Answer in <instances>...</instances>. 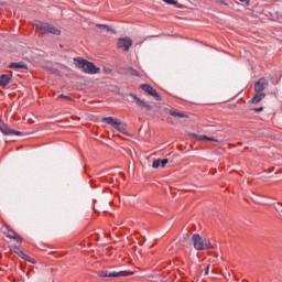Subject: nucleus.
Segmentation results:
<instances>
[{
    "mask_svg": "<svg viewBox=\"0 0 282 282\" xmlns=\"http://www.w3.org/2000/svg\"><path fill=\"white\" fill-rule=\"evenodd\" d=\"M102 122H106V124H111V127L117 129V131L120 133H127V124L113 117H105L102 118Z\"/></svg>",
    "mask_w": 282,
    "mask_h": 282,
    "instance_id": "obj_4",
    "label": "nucleus"
},
{
    "mask_svg": "<svg viewBox=\"0 0 282 282\" xmlns=\"http://www.w3.org/2000/svg\"><path fill=\"white\" fill-rule=\"evenodd\" d=\"M13 252H15V254H19V252H21V249H19V247L14 246L13 247Z\"/></svg>",
    "mask_w": 282,
    "mask_h": 282,
    "instance_id": "obj_27",
    "label": "nucleus"
},
{
    "mask_svg": "<svg viewBox=\"0 0 282 282\" xmlns=\"http://www.w3.org/2000/svg\"><path fill=\"white\" fill-rule=\"evenodd\" d=\"M9 67L10 69H28V65L23 62L12 63Z\"/></svg>",
    "mask_w": 282,
    "mask_h": 282,
    "instance_id": "obj_15",
    "label": "nucleus"
},
{
    "mask_svg": "<svg viewBox=\"0 0 282 282\" xmlns=\"http://www.w3.org/2000/svg\"><path fill=\"white\" fill-rule=\"evenodd\" d=\"M24 261H29V263H36V261L32 258V257H30V256H26L25 258H24Z\"/></svg>",
    "mask_w": 282,
    "mask_h": 282,
    "instance_id": "obj_21",
    "label": "nucleus"
},
{
    "mask_svg": "<svg viewBox=\"0 0 282 282\" xmlns=\"http://www.w3.org/2000/svg\"><path fill=\"white\" fill-rule=\"evenodd\" d=\"M98 276H101L104 279H111V278H120V276H133V272H129V271H101L99 272Z\"/></svg>",
    "mask_w": 282,
    "mask_h": 282,
    "instance_id": "obj_5",
    "label": "nucleus"
},
{
    "mask_svg": "<svg viewBox=\"0 0 282 282\" xmlns=\"http://www.w3.org/2000/svg\"><path fill=\"white\" fill-rule=\"evenodd\" d=\"M163 1H164V3H167L169 6L177 4V1H175V0H163Z\"/></svg>",
    "mask_w": 282,
    "mask_h": 282,
    "instance_id": "obj_22",
    "label": "nucleus"
},
{
    "mask_svg": "<svg viewBox=\"0 0 282 282\" xmlns=\"http://www.w3.org/2000/svg\"><path fill=\"white\" fill-rule=\"evenodd\" d=\"M263 98H265V93H254L251 102L252 105H259Z\"/></svg>",
    "mask_w": 282,
    "mask_h": 282,
    "instance_id": "obj_14",
    "label": "nucleus"
},
{
    "mask_svg": "<svg viewBox=\"0 0 282 282\" xmlns=\"http://www.w3.org/2000/svg\"><path fill=\"white\" fill-rule=\"evenodd\" d=\"M193 140H198V142H202V140H208L209 142H219V139H215L213 137H208L206 134H196V133H191L189 134Z\"/></svg>",
    "mask_w": 282,
    "mask_h": 282,
    "instance_id": "obj_11",
    "label": "nucleus"
},
{
    "mask_svg": "<svg viewBox=\"0 0 282 282\" xmlns=\"http://www.w3.org/2000/svg\"><path fill=\"white\" fill-rule=\"evenodd\" d=\"M15 234H17V232H14L13 230H10V229H8L7 231H4V235H7V237H8L9 239H12Z\"/></svg>",
    "mask_w": 282,
    "mask_h": 282,
    "instance_id": "obj_19",
    "label": "nucleus"
},
{
    "mask_svg": "<svg viewBox=\"0 0 282 282\" xmlns=\"http://www.w3.org/2000/svg\"><path fill=\"white\" fill-rule=\"evenodd\" d=\"M161 111L163 113H170V116H173L174 118H188V115L184 112H177V110H173L169 108H162Z\"/></svg>",
    "mask_w": 282,
    "mask_h": 282,
    "instance_id": "obj_12",
    "label": "nucleus"
},
{
    "mask_svg": "<svg viewBox=\"0 0 282 282\" xmlns=\"http://www.w3.org/2000/svg\"><path fill=\"white\" fill-rule=\"evenodd\" d=\"M74 63L76 67H78L79 69H83L85 74H90V75L100 74V67L94 65V63L83 57H75Z\"/></svg>",
    "mask_w": 282,
    "mask_h": 282,
    "instance_id": "obj_1",
    "label": "nucleus"
},
{
    "mask_svg": "<svg viewBox=\"0 0 282 282\" xmlns=\"http://www.w3.org/2000/svg\"><path fill=\"white\" fill-rule=\"evenodd\" d=\"M13 239L14 241H18V243H21L23 241V239L21 238V236H19L18 234L13 235Z\"/></svg>",
    "mask_w": 282,
    "mask_h": 282,
    "instance_id": "obj_20",
    "label": "nucleus"
},
{
    "mask_svg": "<svg viewBox=\"0 0 282 282\" xmlns=\"http://www.w3.org/2000/svg\"><path fill=\"white\" fill-rule=\"evenodd\" d=\"M0 131L3 135H22L21 131L12 130V128L3 123V121L0 123Z\"/></svg>",
    "mask_w": 282,
    "mask_h": 282,
    "instance_id": "obj_9",
    "label": "nucleus"
},
{
    "mask_svg": "<svg viewBox=\"0 0 282 282\" xmlns=\"http://www.w3.org/2000/svg\"><path fill=\"white\" fill-rule=\"evenodd\" d=\"M268 87V80L265 78H260L256 84H254V91L256 94H263L265 91V88Z\"/></svg>",
    "mask_w": 282,
    "mask_h": 282,
    "instance_id": "obj_10",
    "label": "nucleus"
},
{
    "mask_svg": "<svg viewBox=\"0 0 282 282\" xmlns=\"http://www.w3.org/2000/svg\"><path fill=\"white\" fill-rule=\"evenodd\" d=\"M10 84V75L1 74L0 75V87H6Z\"/></svg>",
    "mask_w": 282,
    "mask_h": 282,
    "instance_id": "obj_16",
    "label": "nucleus"
},
{
    "mask_svg": "<svg viewBox=\"0 0 282 282\" xmlns=\"http://www.w3.org/2000/svg\"><path fill=\"white\" fill-rule=\"evenodd\" d=\"M18 257H20L21 259H25V257H28V254H25V252L20 250V251H18Z\"/></svg>",
    "mask_w": 282,
    "mask_h": 282,
    "instance_id": "obj_24",
    "label": "nucleus"
},
{
    "mask_svg": "<svg viewBox=\"0 0 282 282\" xmlns=\"http://www.w3.org/2000/svg\"><path fill=\"white\" fill-rule=\"evenodd\" d=\"M51 73H52V74H55L56 76H59V75H61V72H58V69H56V68H52V69H51Z\"/></svg>",
    "mask_w": 282,
    "mask_h": 282,
    "instance_id": "obj_26",
    "label": "nucleus"
},
{
    "mask_svg": "<svg viewBox=\"0 0 282 282\" xmlns=\"http://www.w3.org/2000/svg\"><path fill=\"white\" fill-rule=\"evenodd\" d=\"M262 110H263V107H260V108H253V111H257V112L262 111Z\"/></svg>",
    "mask_w": 282,
    "mask_h": 282,
    "instance_id": "obj_29",
    "label": "nucleus"
},
{
    "mask_svg": "<svg viewBox=\"0 0 282 282\" xmlns=\"http://www.w3.org/2000/svg\"><path fill=\"white\" fill-rule=\"evenodd\" d=\"M131 45H133V42L130 40V37H121L117 43V47L119 50H123V52H129Z\"/></svg>",
    "mask_w": 282,
    "mask_h": 282,
    "instance_id": "obj_8",
    "label": "nucleus"
},
{
    "mask_svg": "<svg viewBox=\"0 0 282 282\" xmlns=\"http://www.w3.org/2000/svg\"><path fill=\"white\" fill-rule=\"evenodd\" d=\"M130 97L134 100L135 105H138V107L144 109L145 111H152L153 106L151 104H149L145 100L140 99L138 96L130 94Z\"/></svg>",
    "mask_w": 282,
    "mask_h": 282,
    "instance_id": "obj_7",
    "label": "nucleus"
},
{
    "mask_svg": "<svg viewBox=\"0 0 282 282\" xmlns=\"http://www.w3.org/2000/svg\"><path fill=\"white\" fill-rule=\"evenodd\" d=\"M36 32H40V34H55V36H61V30L47 22L36 24Z\"/></svg>",
    "mask_w": 282,
    "mask_h": 282,
    "instance_id": "obj_3",
    "label": "nucleus"
},
{
    "mask_svg": "<svg viewBox=\"0 0 282 282\" xmlns=\"http://www.w3.org/2000/svg\"><path fill=\"white\" fill-rule=\"evenodd\" d=\"M167 164H169V159H163V160L156 159L152 163V169H160V166L161 169H164V166H166Z\"/></svg>",
    "mask_w": 282,
    "mask_h": 282,
    "instance_id": "obj_13",
    "label": "nucleus"
},
{
    "mask_svg": "<svg viewBox=\"0 0 282 282\" xmlns=\"http://www.w3.org/2000/svg\"><path fill=\"white\" fill-rule=\"evenodd\" d=\"M191 241L193 247L198 251L210 250V248H213L210 240L199 234H194Z\"/></svg>",
    "mask_w": 282,
    "mask_h": 282,
    "instance_id": "obj_2",
    "label": "nucleus"
},
{
    "mask_svg": "<svg viewBox=\"0 0 282 282\" xmlns=\"http://www.w3.org/2000/svg\"><path fill=\"white\" fill-rule=\"evenodd\" d=\"M275 210H279L280 213H282V205L280 204L278 207H275Z\"/></svg>",
    "mask_w": 282,
    "mask_h": 282,
    "instance_id": "obj_30",
    "label": "nucleus"
},
{
    "mask_svg": "<svg viewBox=\"0 0 282 282\" xmlns=\"http://www.w3.org/2000/svg\"><path fill=\"white\" fill-rule=\"evenodd\" d=\"M218 6H228L225 0H214Z\"/></svg>",
    "mask_w": 282,
    "mask_h": 282,
    "instance_id": "obj_23",
    "label": "nucleus"
},
{
    "mask_svg": "<svg viewBox=\"0 0 282 282\" xmlns=\"http://www.w3.org/2000/svg\"><path fill=\"white\" fill-rule=\"evenodd\" d=\"M99 30H105L106 32H111L112 34H116V31H113L109 25L107 24H96Z\"/></svg>",
    "mask_w": 282,
    "mask_h": 282,
    "instance_id": "obj_17",
    "label": "nucleus"
},
{
    "mask_svg": "<svg viewBox=\"0 0 282 282\" xmlns=\"http://www.w3.org/2000/svg\"><path fill=\"white\" fill-rule=\"evenodd\" d=\"M58 98H64V100H73V98L70 96L67 95H59Z\"/></svg>",
    "mask_w": 282,
    "mask_h": 282,
    "instance_id": "obj_25",
    "label": "nucleus"
},
{
    "mask_svg": "<svg viewBox=\"0 0 282 282\" xmlns=\"http://www.w3.org/2000/svg\"><path fill=\"white\" fill-rule=\"evenodd\" d=\"M140 89H142V91H145V94H149V96H153V98H155V100H162V96L160 94H158V90L152 88L151 85L142 84V85H140Z\"/></svg>",
    "mask_w": 282,
    "mask_h": 282,
    "instance_id": "obj_6",
    "label": "nucleus"
},
{
    "mask_svg": "<svg viewBox=\"0 0 282 282\" xmlns=\"http://www.w3.org/2000/svg\"><path fill=\"white\" fill-rule=\"evenodd\" d=\"M128 73L130 74V76H140V72H138V69H134L133 67H129Z\"/></svg>",
    "mask_w": 282,
    "mask_h": 282,
    "instance_id": "obj_18",
    "label": "nucleus"
},
{
    "mask_svg": "<svg viewBox=\"0 0 282 282\" xmlns=\"http://www.w3.org/2000/svg\"><path fill=\"white\" fill-rule=\"evenodd\" d=\"M3 121L0 119V124L2 123Z\"/></svg>",
    "mask_w": 282,
    "mask_h": 282,
    "instance_id": "obj_31",
    "label": "nucleus"
},
{
    "mask_svg": "<svg viewBox=\"0 0 282 282\" xmlns=\"http://www.w3.org/2000/svg\"><path fill=\"white\" fill-rule=\"evenodd\" d=\"M208 272H210V265H207L205 269V274L208 275Z\"/></svg>",
    "mask_w": 282,
    "mask_h": 282,
    "instance_id": "obj_28",
    "label": "nucleus"
}]
</instances>
